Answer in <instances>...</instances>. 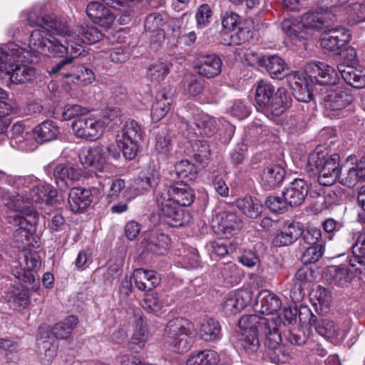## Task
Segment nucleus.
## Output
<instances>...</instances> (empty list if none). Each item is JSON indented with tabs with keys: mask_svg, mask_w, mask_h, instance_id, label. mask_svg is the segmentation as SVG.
Instances as JSON below:
<instances>
[{
	"mask_svg": "<svg viewBox=\"0 0 365 365\" xmlns=\"http://www.w3.org/2000/svg\"><path fill=\"white\" fill-rule=\"evenodd\" d=\"M27 21L30 26L38 27L30 35L29 46L31 51L37 55L42 53L56 57H61L66 52L67 48L63 46L62 41L56 37L67 33L64 20L43 15L39 9H35L28 14Z\"/></svg>",
	"mask_w": 365,
	"mask_h": 365,
	"instance_id": "obj_1",
	"label": "nucleus"
},
{
	"mask_svg": "<svg viewBox=\"0 0 365 365\" xmlns=\"http://www.w3.org/2000/svg\"><path fill=\"white\" fill-rule=\"evenodd\" d=\"M103 36V34L97 28L91 25H81L76 28L74 33H70L67 28L66 34L58 36L65 38L66 44L63 43V46L67 48V51L61 57H66L51 67V73L61 71L64 66L72 64L73 60L83 51L82 43H96L100 41Z\"/></svg>",
	"mask_w": 365,
	"mask_h": 365,
	"instance_id": "obj_2",
	"label": "nucleus"
},
{
	"mask_svg": "<svg viewBox=\"0 0 365 365\" xmlns=\"http://www.w3.org/2000/svg\"><path fill=\"white\" fill-rule=\"evenodd\" d=\"M238 325L242 331L261 332L265 336L264 344L268 349L273 350L275 354L282 353L279 330L284 324L281 317L264 318L257 314H248L240 319Z\"/></svg>",
	"mask_w": 365,
	"mask_h": 365,
	"instance_id": "obj_3",
	"label": "nucleus"
},
{
	"mask_svg": "<svg viewBox=\"0 0 365 365\" xmlns=\"http://www.w3.org/2000/svg\"><path fill=\"white\" fill-rule=\"evenodd\" d=\"M190 324L183 318L170 320L163 334V342L172 351L183 354L192 346Z\"/></svg>",
	"mask_w": 365,
	"mask_h": 365,
	"instance_id": "obj_4",
	"label": "nucleus"
},
{
	"mask_svg": "<svg viewBox=\"0 0 365 365\" xmlns=\"http://www.w3.org/2000/svg\"><path fill=\"white\" fill-rule=\"evenodd\" d=\"M353 97L349 89L344 86H337L328 91L324 97L325 114L329 118H344L350 113L349 106Z\"/></svg>",
	"mask_w": 365,
	"mask_h": 365,
	"instance_id": "obj_5",
	"label": "nucleus"
},
{
	"mask_svg": "<svg viewBox=\"0 0 365 365\" xmlns=\"http://www.w3.org/2000/svg\"><path fill=\"white\" fill-rule=\"evenodd\" d=\"M14 211H11L8 215V221L15 227H18L19 232H24L27 234H32L36 230V226L38 222V214L32 206L29 205V202L26 201L24 205H20L17 202L14 205Z\"/></svg>",
	"mask_w": 365,
	"mask_h": 365,
	"instance_id": "obj_6",
	"label": "nucleus"
},
{
	"mask_svg": "<svg viewBox=\"0 0 365 365\" xmlns=\"http://www.w3.org/2000/svg\"><path fill=\"white\" fill-rule=\"evenodd\" d=\"M38 61V55L27 51L15 43H9L0 46V71H10L12 63L14 62L36 63Z\"/></svg>",
	"mask_w": 365,
	"mask_h": 365,
	"instance_id": "obj_7",
	"label": "nucleus"
},
{
	"mask_svg": "<svg viewBox=\"0 0 365 365\" xmlns=\"http://www.w3.org/2000/svg\"><path fill=\"white\" fill-rule=\"evenodd\" d=\"M156 202L160 217L165 224L170 227H181L189 222V215L173 201L156 195Z\"/></svg>",
	"mask_w": 365,
	"mask_h": 365,
	"instance_id": "obj_8",
	"label": "nucleus"
},
{
	"mask_svg": "<svg viewBox=\"0 0 365 365\" xmlns=\"http://www.w3.org/2000/svg\"><path fill=\"white\" fill-rule=\"evenodd\" d=\"M304 72L312 83L322 86L335 85L339 81L336 70L324 62H310L305 65Z\"/></svg>",
	"mask_w": 365,
	"mask_h": 365,
	"instance_id": "obj_9",
	"label": "nucleus"
},
{
	"mask_svg": "<svg viewBox=\"0 0 365 365\" xmlns=\"http://www.w3.org/2000/svg\"><path fill=\"white\" fill-rule=\"evenodd\" d=\"M71 128L78 138L93 141L102 135L105 123L96 118L81 117L73 121Z\"/></svg>",
	"mask_w": 365,
	"mask_h": 365,
	"instance_id": "obj_10",
	"label": "nucleus"
},
{
	"mask_svg": "<svg viewBox=\"0 0 365 365\" xmlns=\"http://www.w3.org/2000/svg\"><path fill=\"white\" fill-rule=\"evenodd\" d=\"M157 196H162L166 200L173 201L180 207L190 206L195 199L193 190L182 181L177 182L169 187L158 191Z\"/></svg>",
	"mask_w": 365,
	"mask_h": 365,
	"instance_id": "obj_11",
	"label": "nucleus"
},
{
	"mask_svg": "<svg viewBox=\"0 0 365 365\" xmlns=\"http://www.w3.org/2000/svg\"><path fill=\"white\" fill-rule=\"evenodd\" d=\"M242 226L241 219L232 212H222L216 215L212 222V228L218 235H232L236 233Z\"/></svg>",
	"mask_w": 365,
	"mask_h": 365,
	"instance_id": "obj_12",
	"label": "nucleus"
},
{
	"mask_svg": "<svg viewBox=\"0 0 365 365\" xmlns=\"http://www.w3.org/2000/svg\"><path fill=\"white\" fill-rule=\"evenodd\" d=\"M222 61L215 53H201L194 61V69L201 76L212 78L218 76L222 71Z\"/></svg>",
	"mask_w": 365,
	"mask_h": 365,
	"instance_id": "obj_13",
	"label": "nucleus"
},
{
	"mask_svg": "<svg viewBox=\"0 0 365 365\" xmlns=\"http://www.w3.org/2000/svg\"><path fill=\"white\" fill-rule=\"evenodd\" d=\"M102 149L98 145L82 148L78 153V158L84 168L91 169L98 177V173H103V157Z\"/></svg>",
	"mask_w": 365,
	"mask_h": 365,
	"instance_id": "obj_14",
	"label": "nucleus"
},
{
	"mask_svg": "<svg viewBox=\"0 0 365 365\" xmlns=\"http://www.w3.org/2000/svg\"><path fill=\"white\" fill-rule=\"evenodd\" d=\"M252 299V292L249 289L239 290L230 294L222 303V309L226 315H234L239 313Z\"/></svg>",
	"mask_w": 365,
	"mask_h": 365,
	"instance_id": "obj_15",
	"label": "nucleus"
},
{
	"mask_svg": "<svg viewBox=\"0 0 365 365\" xmlns=\"http://www.w3.org/2000/svg\"><path fill=\"white\" fill-rule=\"evenodd\" d=\"M309 191L307 182L301 178H296L283 190L282 196L289 206L297 207L305 200Z\"/></svg>",
	"mask_w": 365,
	"mask_h": 365,
	"instance_id": "obj_16",
	"label": "nucleus"
},
{
	"mask_svg": "<svg viewBox=\"0 0 365 365\" xmlns=\"http://www.w3.org/2000/svg\"><path fill=\"white\" fill-rule=\"evenodd\" d=\"M334 22L333 15L328 11H308L301 19L302 29L311 31H319L327 28Z\"/></svg>",
	"mask_w": 365,
	"mask_h": 365,
	"instance_id": "obj_17",
	"label": "nucleus"
},
{
	"mask_svg": "<svg viewBox=\"0 0 365 365\" xmlns=\"http://www.w3.org/2000/svg\"><path fill=\"white\" fill-rule=\"evenodd\" d=\"M19 264L24 269L23 278H20L23 282H29L34 284V286L38 284V279H36V272L41 267L40 257L36 253L24 251L19 256Z\"/></svg>",
	"mask_w": 365,
	"mask_h": 365,
	"instance_id": "obj_18",
	"label": "nucleus"
},
{
	"mask_svg": "<svg viewBox=\"0 0 365 365\" xmlns=\"http://www.w3.org/2000/svg\"><path fill=\"white\" fill-rule=\"evenodd\" d=\"M258 65L264 68L271 78L281 79L288 73V66L279 55H264L257 58Z\"/></svg>",
	"mask_w": 365,
	"mask_h": 365,
	"instance_id": "obj_19",
	"label": "nucleus"
},
{
	"mask_svg": "<svg viewBox=\"0 0 365 365\" xmlns=\"http://www.w3.org/2000/svg\"><path fill=\"white\" fill-rule=\"evenodd\" d=\"M86 13L93 23L107 29L111 26L115 20L114 13L98 1L91 2L87 6Z\"/></svg>",
	"mask_w": 365,
	"mask_h": 365,
	"instance_id": "obj_20",
	"label": "nucleus"
},
{
	"mask_svg": "<svg viewBox=\"0 0 365 365\" xmlns=\"http://www.w3.org/2000/svg\"><path fill=\"white\" fill-rule=\"evenodd\" d=\"M282 301L278 296L269 290H262L257 296L254 309L263 314H271L280 309Z\"/></svg>",
	"mask_w": 365,
	"mask_h": 365,
	"instance_id": "obj_21",
	"label": "nucleus"
},
{
	"mask_svg": "<svg viewBox=\"0 0 365 365\" xmlns=\"http://www.w3.org/2000/svg\"><path fill=\"white\" fill-rule=\"evenodd\" d=\"M351 37L349 31L344 28L331 29L322 38L321 46L323 48L328 51L337 50L349 42Z\"/></svg>",
	"mask_w": 365,
	"mask_h": 365,
	"instance_id": "obj_22",
	"label": "nucleus"
},
{
	"mask_svg": "<svg viewBox=\"0 0 365 365\" xmlns=\"http://www.w3.org/2000/svg\"><path fill=\"white\" fill-rule=\"evenodd\" d=\"M339 157L332 155L327 158V161L318 170L319 182L324 186L331 185L340 173Z\"/></svg>",
	"mask_w": 365,
	"mask_h": 365,
	"instance_id": "obj_23",
	"label": "nucleus"
},
{
	"mask_svg": "<svg viewBox=\"0 0 365 365\" xmlns=\"http://www.w3.org/2000/svg\"><path fill=\"white\" fill-rule=\"evenodd\" d=\"M337 69L344 81L353 88H365V68L351 65L338 64Z\"/></svg>",
	"mask_w": 365,
	"mask_h": 365,
	"instance_id": "obj_24",
	"label": "nucleus"
},
{
	"mask_svg": "<svg viewBox=\"0 0 365 365\" xmlns=\"http://www.w3.org/2000/svg\"><path fill=\"white\" fill-rule=\"evenodd\" d=\"M81 174V170L71 163L58 164L53 170L56 182L61 187H67L70 182L78 180Z\"/></svg>",
	"mask_w": 365,
	"mask_h": 365,
	"instance_id": "obj_25",
	"label": "nucleus"
},
{
	"mask_svg": "<svg viewBox=\"0 0 365 365\" xmlns=\"http://www.w3.org/2000/svg\"><path fill=\"white\" fill-rule=\"evenodd\" d=\"M339 182L347 187H353L359 182H365V156L341 173Z\"/></svg>",
	"mask_w": 365,
	"mask_h": 365,
	"instance_id": "obj_26",
	"label": "nucleus"
},
{
	"mask_svg": "<svg viewBox=\"0 0 365 365\" xmlns=\"http://www.w3.org/2000/svg\"><path fill=\"white\" fill-rule=\"evenodd\" d=\"M302 233V229L299 223L285 224L280 232L274 236L272 244L275 247L288 246L299 239Z\"/></svg>",
	"mask_w": 365,
	"mask_h": 365,
	"instance_id": "obj_27",
	"label": "nucleus"
},
{
	"mask_svg": "<svg viewBox=\"0 0 365 365\" xmlns=\"http://www.w3.org/2000/svg\"><path fill=\"white\" fill-rule=\"evenodd\" d=\"M68 203L73 212H82L93 201L91 190L82 187H73L68 195Z\"/></svg>",
	"mask_w": 365,
	"mask_h": 365,
	"instance_id": "obj_28",
	"label": "nucleus"
},
{
	"mask_svg": "<svg viewBox=\"0 0 365 365\" xmlns=\"http://www.w3.org/2000/svg\"><path fill=\"white\" fill-rule=\"evenodd\" d=\"M290 97L284 88H279L267 105L262 108L264 112L274 116H279L289 107Z\"/></svg>",
	"mask_w": 365,
	"mask_h": 365,
	"instance_id": "obj_29",
	"label": "nucleus"
},
{
	"mask_svg": "<svg viewBox=\"0 0 365 365\" xmlns=\"http://www.w3.org/2000/svg\"><path fill=\"white\" fill-rule=\"evenodd\" d=\"M133 279L135 287L140 291H150L160 282L158 274L153 270L137 269L133 272Z\"/></svg>",
	"mask_w": 365,
	"mask_h": 365,
	"instance_id": "obj_30",
	"label": "nucleus"
},
{
	"mask_svg": "<svg viewBox=\"0 0 365 365\" xmlns=\"http://www.w3.org/2000/svg\"><path fill=\"white\" fill-rule=\"evenodd\" d=\"M14 62L11 66V70L6 71L12 83L16 84L25 83L33 81L36 76V71L32 66H29L25 63L26 62ZM31 63V62H29Z\"/></svg>",
	"mask_w": 365,
	"mask_h": 365,
	"instance_id": "obj_31",
	"label": "nucleus"
},
{
	"mask_svg": "<svg viewBox=\"0 0 365 365\" xmlns=\"http://www.w3.org/2000/svg\"><path fill=\"white\" fill-rule=\"evenodd\" d=\"M160 173L153 168L142 170L138 178L135 180V189L138 195L143 194L158 185Z\"/></svg>",
	"mask_w": 365,
	"mask_h": 365,
	"instance_id": "obj_32",
	"label": "nucleus"
},
{
	"mask_svg": "<svg viewBox=\"0 0 365 365\" xmlns=\"http://www.w3.org/2000/svg\"><path fill=\"white\" fill-rule=\"evenodd\" d=\"M71 64L64 66L61 71L55 73H51V69L49 71L50 74H55L58 73L63 78H73L76 80L77 83L81 85H88L91 84L95 79L93 72L84 66H72L70 72H66L65 69L69 67Z\"/></svg>",
	"mask_w": 365,
	"mask_h": 365,
	"instance_id": "obj_33",
	"label": "nucleus"
},
{
	"mask_svg": "<svg viewBox=\"0 0 365 365\" xmlns=\"http://www.w3.org/2000/svg\"><path fill=\"white\" fill-rule=\"evenodd\" d=\"M193 123L195 125L193 130L196 135L211 137L217 130V120L205 113L196 115Z\"/></svg>",
	"mask_w": 365,
	"mask_h": 365,
	"instance_id": "obj_34",
	"label": "nucleus"
},
{
	"mask_svg": "<svg viewBox=\"0 0 365 365\" xmlns=\"http://www.w3.org/2000/svg\"><path fill=\"white\" fill-rule=\"evenodd\" d=\"M285 170L278 165H272L264 169L262 174V185L267 190L279 186L284 179Z\"/></svg>",
	"mask_w": 365,
	"mask_h": 365,
	"instance_id": "obj_35",
	"label": "nucleus"
},
{
	"mask_svg": "<svg viewBox=\"0 0 365 365\" xmlns=\"http://www.w3.org/2000/svg\"><path fill=\"white\" fill-rule=\"evenodd\" d=\"M325 277L330 283L343 286L351 282L354 273L346 266H332L327 268Z\"/></svg>",
	"mask_w": 365,
	"mask_h": 365,
	"instance_id": "obj_36",
	"label": "nucleus"
},
{
	"mask_svg": "<svg viewBox=\"0 0 365 365\" xmlns=\"http://www.w3.org/2000/svg\"><path fill=\"white\" fill-rule=\"evenodd\" d=\"M237 207L246 217L256 219L262 212L263 207L259 200L250 196H246L236 201Z\"/></svg>",
	"mask_w": 365,
	"mask_h": 365,
	"instance_id": "obj_37",
	"label": "nucleus"
},
{
	"mask_svg": "<svg viewBox=\"0 0 365 365\" xmlns=\"http://www.w3.org/2000/svg\"><path fill=\"white\" fill-rule=\"evenodd\" d=\"M281 29L291 38L294 43L307 40L312 36V34H309L308 31L302 29L300 22L295 24L289 19L284 20L282 22Z\"/></svg>",
	"mask_w": 365,
	"mask_h": 365,
	"instance_id": "obj_38",
	"label": "nucleus"
},
{
	"mask_svg": "<svg viewBox=\"0 0 365 365\" xmlns=\"http://www.w3.org/2000/svg\"><path fill=\"white\" fill-rule=\"evenodd\" d=\"M169 244L170 238L168 235L154 232L149 235L147 240L146 248L154 254L163 255L167 252Z\"/></svg>",
	"mask_w": 365,
	"mask_h": 365,
	"instance_id": "obj_39",
	"label": "nucleus"
},
{
	"mask_svg": "<svg viewBox=\"0 0 365 365\" xmlns=\"http://www.w3.org/2000/svg\"><path fill=\"white\" fill-rule=\"evenodd\" d=\"M36 139L40 143L51 141L56 138L59 133L58 127L52 120H46L34 128Z\"/></svg>",
	"mask_w": 365,
	"mask_h": 365,
	"instance_id": "obj_40",
	"label": "nucleus"
},
{
	"mask_svg": "<svg viewBox=\"0 0 365 365\" xmlns=\"http://www.w3.org/2000/svg\"><path fill=\"white\" fill-rule=\"evenodd\" d=\"M200 337L205 341H215L221 337V327L220 323L210 318L201 323L199 328Z\"/></svg>",
	"mask_w": 365,
	"mask_h": 365,
	"instance_id": "obj_41",
	"label": "nucleus"
},
{
	"mask_svg": "<svg viewBox=\"0 0 365 365\" xmlns=\"http://www.w3.org/2000/svg\"><path fill=\"white\" fill-rule=\"evenodd\" d=\"M220 360V358L217 352L206 349L190 356L186 365H218Z\"/></svg>",
	"mask_w": 365,
	"mask_h": 365,
	"instance_id": "obj_42",
	"label": "nucleus"
},
{
	"mask_svg": "<svg viewBox=\"0 0 365 365\" xmlns=\"http://www.w3.org/2000/svg\"><path fill=\"white\" fill-rule=\"evenodd\" d=\"M275 92L274 87L270 82L266 80L259 81L255 90L256 103L262 108L267 105Z\"/></svg>",
	"mask_w": 365,
	"mask_h": 365,
	"instance_id": "obj_43",
	"label": "nucleus"
},
{
	"mask_svg": "<svg viewBox=\"0 0 365 365\" xmlns=\"http://www.w3.org/2000/svg\"><path fill=\"white\" fill-rule=\"evenodd\" d=\"M109 190L107 193V198L109 202L117 200L122 195L126 201H130L132 197L128 195V187L125 181L120 178L109 180L108 182Z\"/></svg>",
	"mask_w": 365,
	"mask_h": 365,
	"instance_id": "obj_44",
	"label": "nucleus"
},
{
	"mask_svg": "<svg viewBox=\"0 0 365 365\" xmlns=\"http://www.w3.org/2000/svg\"><path fill=\"white\" fill-rule=\"evenodd\" d=\"M78 322L77 317L70 315L53 327L52 334L57 339H67L71 334Z\"/></svg>",
	"mask_w": 365,
	"mask_h": 365,
	"instance_id": "obj_45",
	"label": "nucleus"
},
{
	"mask_svg": "<svg viewBox=\"0 0 365 365\" xmlns=\"http://www.w3.org/2000/svg\"><path fill=\"white\" fill-rule=\"evenodd\" d=\"M172 64L167 61H158L151 63L147 71L148 78L153 82L163 81L170 71Z\"/></svg>",
	"mask_w": 365,
	"mask_h": 365,
	"instance_id": "obj_46",
	"label": "nucleus"
},
{
	"mask_svg": "<svg viewBox=\"0 0 365 365\" xmlns=\"http://www.w3.org/2000/svg\"><path fill=\"white\" fill-rule=\"evenodd\" d=\"M148 339V331L146 321L143 317L139 315V317L136 319L135 330L130 342V349H134L133 344L138 345L142 349Z\"/></svg>",
	"mask_w": 365,
	"mask_h": 365,
	"instance_id": "obj_47",
	"label": "nucleus"
},
{
	"mask_svg": "<svg viewBox=\"0 0 365 365\" xmlns=\"http://www.w3.org/2000/svg\"><path fill=\"white\" fill-rule=\"evenodd\" d=\"M52 196V190L49 185H37L31 190L29 197H24V202H29L30 206L32 203L48 202L49 197Z\"/></svg>",
	"mask_w": 365,
	"mask_h": 365,
	"instance_id": "obj_48",
	"label": "nucleus"
},
{
	"mask_svg": "<svg viewBox=\"0 0 365 365\" xmlns=\"http://www.w3.org/2000/svg\"><path fill=\"white\" fill-rule=\"evenodd\" d=\"M252 28V21L248 20L243 21L242 23L239 24L237 31L230 36L231 42L230 43L240 45L252 38L253 31Z\"/></svg>",
	"mask_w": 365,
	"mask_h": 365,
	"instance_id": "obj_49",
	"label": "nucleus"
},
{
	"mask_svg": "<svg viewBox=\"0 0 365 365\" xmlns=\"http://www.w3.org/2000/svg\"><path fill=\"white\" fill-rule=\"evenodd\" d=\"M6 299L14 309H24L29 304V296L26 290L14 287L7 294Z\"/></svg>",
	"mask_w": 365,
	"mask_h": 365,
	"instance_id": "obj_50",
	"label": "nucleus"
},
{
	"mask_svg": "<svg viewBox=\"0 0 365 365\" xmlns=\"http://www.w3.org/2000/svg\"><path fill=\"white\" fill-rule=\"evenodd\" d=\"M282 323L284 324V327H282L279 330L282 339L283 336L286 341L292 345L302 346L305 344L307 340V336L302 330L299 329H286L285 322L282 321Z\"/></svg>",
	"mask_w": 365,
	"mask_h": 365,
	"instance_id": "obj_51",
	"label": "nucleus"
},
{
	"mask_svg": "<svg viewBox=\"0 0 365 365\" xmlns=\"http://www.w3.org/2000/svg\"><path fill=\"white\" fill-rule=\"evenodd\" d=\"M121 133V135H118V139L138 141L141 138L142 130L135 120H128L123 125Z\"/></svg>",
	"mask_w": 365,
	"mask_h": 365,
	"instance_id": "obj_52",
	"label": "nucleus"
},
{
	"mask_svg": "<svg viewBox=\"0 0 365 365\" xmlns=\"http://www.w3.org/2000/svg\"><path fill=\"white\" fill-rule=\"evenodd\" d=\"M155 150L158 153L170 158L175 155L171 138L166 132L159 133L156 137Z\"/></svg>",
	"mask_w": 365,
	"mask_h": 365,
	"instance_id": "obj_53",
	"label": "nucleus"
},
{
	"mask_svg": "<svg viewBox=\"0 0 365 365\" xmlns=\"http://www.w3.org/2000/svg\"><path fill=\"white\" fill-rule=\"evenodd\" d=\"M164 21L163 16L159 13H152L149 14L145 20V29L150 32H157V36L160 39H164L165 33L160 29L163 25Z\"/></svg>",
	"mask_w": 365,
	"mask_h": 365,
	"instance_id": "obj_54",
	"label": "nucleus"
},
{
	"mask_svg": "<svg viewBox=\"0 0 365 365\" xmlns=\"http://www.w3.org/2000/svg\"><path fill=\"white\" fill-rule=\"evenodd\" d=\"M258 332L253 331H242L240 342L241 346L247 354L256 352L259 347V341L257 336Z\"/></svg>",
	"mask_w": 365,
	"mask_h": 365,
	"instance_id": "obj_55",
	"label": "nucleus"
},
{
	"mask_svg": "<svg viewBox=\"0 0 365 365\" xmlns=\"http://www.w3.org/2000/svg\"><path fill=\"white\" fill-rule=\"evenodd\" d=\"M196 168L194 164L187 160L177 162L174 166V173L178 178L192 180L196 174Z\"/></svg>",
	"mask_w": 365,
	"mask_h": 365,
	"instance_id": "obj_56",
	"label": "nucleus"
},
{
	"mask_svg": "<svg viewBox=\"0 0 365 365\" xmlns=\"http://www.w3.org/2000/svg\"><path fill=\"white\" fill-rule=\"evenodd\" d=\"M319 334L329 337H336L339 336V327L331 320L322 319L319 322L316 321L313 325Z\"/></svg>",
	"mask_w": 365,
	"mask_h": 365,
	"instance_id": "obj_57",
	"label": "nucleus"
},
{
	"mask_svg": "<svg viewBox=\"0 0 365 365\" xmlns=\"http://www.w3.org/2000/svg\"><path fill=\"white\" fill-rule=\"evenodd\" d=\"M192 150L195 160L203 166L207 165L210 156L209 144L206 141L197 140L195 142Z\"/></svg>",
	"mask_w": 365,
	"mask_h": 365,
	"instance_id": "obj_58",
	"label": "nucleus"
},
{
	"mask_svg": "<svg viewBox=\"0 0 365 365\" xmlns=\"http://www.w3.org/2000/svg\"><path fill=\"white\" fill-rule=\"evenodd\" d=\"M349 21L356 24L365 21V1L356 2L349 6L347 9Z\"/></svg>",
	"mask_w": 365,
	"mask_h": 365,
	"instance_id": "obj_59",
	"label": "nucleus"
},
{
	"mask_svg": "<svg viewBox=\"0 0 365 365\" xmlns=\"http://www.w3.org/2000/svg\"><path fill=\"white\" fill-rule=\"evenodd\" d=\"M322 147H317L315 150L312 152L309 157L307 164L311 170L316 169L319 170V168L325 163L327 158L331 157L328 154L322 150Z\"/></svg>",
	"mask_w": 365,
	"mask_h": 365,
	"instance_id": "obj_60",
	"label": "nucleus"
},
{
	"mask_svg": "<svg viewBox=\"0 0 365 365\" xmlns=\"http://www.w3.org/2000/svg\"><path fill=\"white\" fill-rule=\"evenodd\" d=\"M302 240L310 246L318 245L322 243V246L324 242L322 239V232L320 229L314 227H308L305 230H302Z\"/></svg>",
	"mask_w": 365,
	"mask_h": 365,
	"instance_id": "obj_61",
	"label": "nucleus"
},
{
	"mask_svg": "<svg viewBox=\"0 0 365 365\" xmlns=\"http://www.w3.org/2000/svg\"><path fill=\"white\" fill-rule=\"evenodd\" d=\"M323 246L320 243L318 245L310 246L307 247L301 257V260L304 264H308L316 262L322 256Z\"/></svg>",
	"mask_w": 365,
	"mask_h": 365,
	"instance_id": "obj_62",
	"label": "nucleus"
},
{
	"mask_svg": "<svg viewBox=\"0 0 365 365\" xmlns=\"http://www.w3.org/2000/svg\"><path fill=\"white\" fill-rule=\"evenodd\" d=\"M267 207L272 212L283 213L287 210L289 206L286 199H282L279 196L270 195L267 197L264 202Z\"/></svg>",
	"mask_w": 365,
	"mask_h": 365,
	"instance_id": "obj_63",
	"label": "nucleus"
},
{
	"mask_svg": "<svg viewBox=\"0 0 365 365\" xmlns=\"http://www.w3.org/2000/svg\"><path fill=\"white\" fill-rule=\"evenodd\" d=\"M204 86L205 81L203 80L191 76L186 80V83L184 84V92L187 95L196 96L202 92Z\"/></svg>",
	"mask_w": 365,
	"mask_h": 365,
	"instance_id": "obj_64",
	"label": "nucleus"
}]
</instances>
